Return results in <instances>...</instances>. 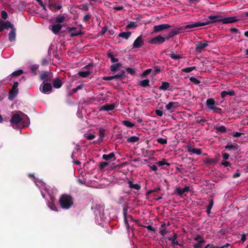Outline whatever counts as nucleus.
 <instances>
[{"label":"nucleus","instance_id":"1","mask_svg":"<svg viewBox=\"0 0 248 248\" xmlns=\"http://www.w3.org/2000/svg\"><path fill=\"white\" fill-rule=\"evenodd\" d=\"M209 20H205L204 21H199L194 24L187 25L185 27H181L180 29H189L193 28L199 27L210 24L213 22H221L222 18L220 16H210L209 17Z\"/></svg>","mask_w":248,"mask_h":248},{"label":"nucleus","instance_id":"2","mask_svg":"<svg viewBox=\"0 0 248 248\" xmlns=\"http://www.w3.org/2000/svg\"><path fill=\"white\" fill-rule=\"evenodd\" d=\"M74 199L69 194H62L59 198V203L61 207L65 210L69 209L74 205Z\"/></svg>","mask_w":248,"mask_h":248},{"label":"nucleus","instance_id":"3","mask_svg":"<svg viewBox=\"0 0 248 248\" xmlns=\"http://www.w3.org/2000/svg\"><path fill=\"white\" fill-rule=\"evenodd\" d=\"M19 112L21 114V116L18 113L13 115L10 120V122L12 124V125H17L21 121H23L24 123H28L29 122V119L25 114L21 111Z\"/></svg>","mask_w":248,"mask_h":248},{"label":"nucleus","instance_id":"4","mask_svg":"<svg viewBox=\"0 0 248 248\" xmlns=\"http://www.w3.org/2000/svg\"><path fill=\"white\" fill-rule=\"evenodd\" d=\"M195 50L198 52H201L202 50L208 46V43L207 41L203 40L198 42L196 45Z\"/></svg>","mask_w":248,"mask_h":248},{"label":"nucleus","instance_id":"5","mask_svg":"<svg viewBox=\"0 0 248 248\" xmlns=\"http://www.w3.org/2000/svg\"><path fill=\"white\" fill-rule=\"evenodd\" d=\"M144 45V40L142 35L139 36L134 42L132 47L133 48H139Z\"/></svg>","mask_w":248,"mask_h":248},{"label":"nucleus","instance_id":"6","mask_svg":"<svg viewBox=\"0 0 248 248\" xmlns=\"http://www.w3.org/2000/svg\"><path fill=\"white\" fill-rule=\"evenodd\" d=\"M170 26L168 24H163L155 26L153 28V32H158L170 28Z\"/></svg>","mask_w":248,"mask_h":248},{"label":"nucleus","instance_id":"7","mask_svg":"<svg viewBox=\"0 0 248 248\" xmlns=\"http://www.w3.org/2000/svg\"><path fill=\"white\" fill-rule=\"evenodd\" d=\"M90 66V65L86 66L83 70L78 72V75L83 78H86L90 75L93 70L89 69Z\"/></svg>","mask_w":248,"mask_h":248},{"label":"nucleus","instance_id":"8","mask_svg":"<svg viewBox=\"0 0 248 248\" xmlns=\"http://www.w3.org/2000/svg\"><path fill=\"white\" fill-rule=\"evenodd\" d=\"M179 104L178 102H169L166 106V109L172 112L175 110V109L179 106Z\"/></svg>","mask_w":248,"mask_h":248},{"label":"nucleus","instance_id":"9","mask_svg":"<svg viewBox=\"0 0 248 248\" xmlns=\"http://www.w3.org/2000/svg\"><path fill=\"white\" fill-rule=\"evenodd\" d=\"M239 20L237 16H230L222 18L221 22L223 24H230L235 22Z\"/></svg>","mask_w":248,"mask_h":248},{"label":"nucleus","instance_id":"10","mask_svg":"<svg viewBox=\"0 0 248 248\" xmlns=\"http://www.w3.org/2000/svg\"><path fill=\"white\" fill-rule=\"evenodd\" d=\"M166 38L160 35H158L151 40L150 43L153 44H158L164 43Z\"/></svg>","mask_w":248,"mask_h":248},{"label":"nucleus","instance_id":"11","mask_svg":"<svg viewBox=\"0 0 248 248\" xmlns=\"http://www.w3.org/2000/svg\"><path fill=\"white\" fill-rule=\"evenodd\" d=\"M115 105L114 104H106L102 106L99 108V111H109L114 109L115 108Z\"/></svg>","mask_w":248,"mask_h":248},{"label":"nucleus","instance_id":"12","mask_svg":"<svg viewBox=\"0 0 248 248\" xmlns=\"http://www.w3.org/2000/svg\"><path fill=\"white\" fill-rule=\"evenodd\" d=\"M104 94H100L99 95H98L95 97H93L92 98L93 100L92 102L94 104H101L103 103L104 101L106 100L105 97H103Z\"/></svg>","mask_w":248,"mask_h":248},{"label":"nucleus","instance_id":"13","mask_svg":"<svg viewBox=\"0 0 248 248\" xmlns=\"http://www.w3.org/2000/svg\"><path fill=\"white\" fill-rule=\"evenodd\" d=\"M62 27V26L61 24H53L49 26V29L51 30L54 33L57 34L61 30Z\"/></svg>","mask_w":248,"mask_h":248},{"label":"nucleus","instance_id":"14","mask_svg":"<svg viewBox=\"0 0 248 248\" xmlns=\"http://www.w3.org/2000/svg\"><path fill=\"white\" fill-rule=\"evenodd\" d=\"M189 190H190L189 186H186L185 187H184L183 189H181L180 187H177L175 188V192L177 195H178L179 196H181L184 193L188 192Z\"/></svg>","mask_w":248,"mask_h":248},{"label":"nucleus","instance_id":"15","mask_svg":"<svg viewBox=\"0 0 248 248\" xmlns=\"http://www.w3.org/2000/svg\"><path fill=\"white\" fill-rule=\"evenodd\" d=\"M186 149L188 152H191L196 155H200L202 153V150L201 149L193 148L191 145H187L186 146Z\"/></svg>","mask_w":248,"mask_h":248},{"label":"nucleus","instance_id":"16","mask_svg":"<svg viewBox=\"0 0 248 248\" xmlns=\"http://www.w3.org/2000/svg\"><path fill=\"white\" fill-rule=\"evenodd\" d=\"M41 91L47 92L51 91L52 89L51 85L47 83H43L40 87Z\"/></svg>","mask_w":248,"mask_h":248},{"label":"nucleus","instance_id":"17","mask_svg":"<svg viewBox=\"0 0 248 248\" xmlns=\"http://www.w3.org/2000/svg\"><path fill=\"white\" fill-rule=\"evenodd\" d=\"M70 36L74 37L81 34L80 30H77L74 28H70L68 29Z\"/></svg>","mask_w":248,"mask_h":248},{"label":"nucleus","instance_id":"18","mask_svg":"<svg viewBox=\"0 0 248 248\" xmlns=\"http://www.w3.org/2000/svg\"><path fill=\"white\" fill-rule=\"evenodd\" d=\"M102 158L106 161L114 160L115 159V154L113 152H111L108 155L104 154L103 155Z\"/></svg>","mask_w":248,"mask_h":248},{"label":"nucleus","instance_id":"19","mask_svg":"<svg viewBox=\"0 0 248 248\" xmlns=\"http://www.w3.org/2000/svg\"><path fill=\"white\" fill-rule=\"evenodd\" d=\"M62 81L60 78H58L54 79L53 85L54 88L57 89L60 88L62 86Z\"/></svg>","mask_w":248,"mask_h":248},{"label":"nucleus","instance_id":"20","mask_svg":"<svg viewBox=\"0 0 248 248\" xmlns=\"http://www.w3.org/2000/svg\"><path fill=\"white\" fill-rule=\"evenodd\" d=\"M127 183L129 185V187L131 189H135L136 190H139L141 188V186L139 184H133L131 180H128Z\"/></svg>","mask_w":248,"mask_h":248},{"label":"nucleus","instance_id":"21","mask_svg":"<svg viewBox=\"0 0 248 248\" xmlns=\"http://www.w3.org/2000/svg\"><path fill=\"white\" fill-rule=\"evenodd\" d=\"M206 106L209 109L214 107L215 104V101L214 98H210L206 100Z\"/></svg>","mask_w":248,"mask_h":248},{"label":"nucleus","instance_id":"22","mask_svg":"<svg viewBox=\"0 0 248 248\" xmlns=\"http://www.w3.org/2000/svg\"><path fill=\"white\" fill-rule=\"evenodd\" d=\"M49 7H50V9L52 10H53L54 11L56 12V11L60 10L62 8V6L60 4L54 3V4H50Z\"/></svg>","mask_w":248,"mask_h":248},{"label":"nucleus","instance_id":"23","mask_svg":"<svg viewBox=\"0 0 248 248\" xmlns=\"http://www.w3.org/2000/svg\"><path fill=\"white\" fill-rule=\"evenodd\" d=\"M106 130L103 128H100L99 129V135L100 136L99 139H98V142H101L103 141V138L105 136Z\"/></svg>","mask_w":248,"mask_h":248},{"label":"nucleus","instance_id":"24","mask_svg":"<svg viewBox=\"0 0 248 248\" xmlns=\"http://www.w3.org/2000/svg\"><path fill=\"white\" fill-rule=\"evenodd\" d=\"M225 148L228 150H237L239 148V146L236 143L233 144H228L225 146Z\"/></svg>","mask_w":248,"mask_h":248},{"label":"nucleus","instance_id":"25","mask_svg":"<svg viewBox=\"0 0 248 248\" xmlns=\"http://www.w3.org/2000/svg\"><path fill=\"white\" fill-rule=\"evenodd\" d=\"M177 237V234L176 233H174L173 234V235L172 236V237H169L168 240L169 241H171L172 242V244L173 245L181 246V245L178 243V242L176 241Z\"/></svg>","mask_w":248,"mask_h":248},{"label":"nucleus","instance_id":"26","mask_svg":"<svg viewBox=\"0 0 248 248\" xmlns=\"http://www.w3.org/2000/svg\"><path fill=\"white\" fill-rule=\"evenodd\" d=\"M9 39L11 42L15 40L16 39V29H13L9 34Z\"/></svg>","mask_w":248,"mask_h":248},{"label":"nucleus","instance_id":"27","mask_svg":"<svg viewBox=\"0 0 248 248\" xmlns=\"http://www.w3.org/2000/svg\"><path fill=\"white\" fill-rule=\"evenodd\" d=\"M123 73L121 74H117V75H115L113 76L105 77H104L103 78V79L106 80H110L111 79H115V78H119L123 75Z\"/></svg>","mask_w":248,"mask_h":248},{"label":"nucleus","instance_id":"28","mask_svg":"<svg viewBox=\"0 0 248 248\" xmlns=\"http://www.w3.org/2000/svg\"><path fill=\"white\" fill-rule=\"evenodd\" d=\"M122 65L120 63H117L116 64H114L112 65L110 67V69L112 72H115L117 71L120 67H121Z\"/></svg>","mask_w":248,"mask_h":248},{"label":"nucleus","instance_id":"29","mask_svg":"<svg viewBox=\"0 0 248 248\" xmlns=\"http://www.w3.org/2000/svg\"><path fill=\"white\" fill-rule=\"evenodd\" d=\"M214 204V200L213 199H211L209 200V203L207 207L206 213L208 215L210 214L211 213V210Z\"/></svg>","mask_w":248,"mask_h":248},{"label":"nucleus","instance_id":"30","mask_svg":"<svg viewBox=\"0 0 248 248\" xmlns=\"http://www.w3.org/2000/svg\"><path fill=\"white\" fill-rule=\"evenodd\" d=\"M131 33L130 32H123L119 34V37H121L125 39H128L130 36Z\"/></svg>","mask_w":248,"mask_h":248},{"label":"nucleus","instance_id":"31","mask_svg":"<svg viewBox=\"0 0 248 248\" xmlns=\"http://www.w3.org/2000/svg\"><path fill=\"white\" fill-rule=\"evenodd\" d=\"M217 130V133H225L226 132L227 128L225 126L221 125L218 127H215Z\"/></svg>","mask_w":248,"mask_h":248},{"label":"nucleus","instance_id":"32","mask_svg":"<svg viewBox=\"0 0 248 248\" xmlns=\"http://www.w3.org/2000/svg\"><path fill=\"white\" fill-rule=\"evenodd\" d=\"M170 87V84L168 82H162L161 85L159 87V89L163 91L168 89Z\"/></svg>","mask_w":248,"mask_h":248},{"label":"nucleus","instance_id":"33","mask_svg":"<svg viewBox=\"0 0 248 248\" xmlns=\"http://www.w3.org/2000/svg\"><path fill=\"white\" fill-rule=\"evenodd\" d=\"M140 140L138 137L132 136L128 138L127 140L128 142H138Z\"/></svg>","mask_w":248,"mask_h":248},{"label":"nucleus","instance_id":"34","mask_svg":"<svg viewBox=\"0 0 248 248\" xmlns=\"http://www.w3.org/2000/svg\"><path fill=\"white\" fill-rule=\"evenodd\" d=\"M156 164L158 165V166L159 167H161V166H162L164 165H167V166H170V163H168L167 162V160L166 159H163L161 161H159L158 162H157L156 163Z\"/></svg>","mask_w":248,"mask_h":248},{"label":"nucleus","instance_id":"35","mask_svg":"<svg viewBox=\"0 0 248 248\" xmlns=\"http://www.w3.org/2000/svg\"><path fill=\"white\" fill-rule=\"evenodd\" d=\"M196 119L197 123L201 124L202 126L204 125V123L207 122L206 119L203 118H201L200 117H197L196 118Z\"/></svg>","mask_w":248,"mask_h":248},{"label":"nucleus","instance_id":"36","mask_svg":"<svg viewBox=\"0 0 248 248\" xmlns=\"http://www.w3.org/2000/svg\"><path fill=\"white\" fill-rule=\"evenodd\" d=\"M17 86L18 83L15 82L12 89L9 91V93H17L18 92Z\"/></svg>","mask_w":248,"mask_h":248},{"label":"nucleus","instance_id":"37","mask_svg":"<svg viewBox=\"0 0 248 248\" xmlns=\"http://www.w3.org/2000/svg\"><path fill=\"white\" fill-rule=\"evenodd\" d=\"M122 124L129 128H132L135 125L134 124L127 120L122 121Z\"/></svg>","mask_w":248,"mask_h":248},{"label":"nucleus","instance_id":"38","mask_svg":"<svg viewBox=\"0 0 248 248\" xmlns=\"http://www.w3.org/2000/svg\"><path fill=\"white\" fill-rule=\"evenodd\" d=\"M149 79H144L140 81L139 85L142 87H146L149 86Z\"/></svg>","mask_w":248,"mask_h":248},{"label":"nucleus","instance_id":"39","mask_svg":"<svg viewBox=\"0 0 248 248\" xmlns=\"http://www.w3.org/2000/svg\"><path fill=\"white\" fill-rule=\"evenodd\" d=\"M84 137L88 140H92L95 138V135L91 133L84 134Z\"/></svg>","mask_w":248,"mask_h":248},{"label":"nucleus","instance_id":"40","mask_svg":"<svg viewBox=\"0 0 248 248\" xmlns=\"http://www.w3.org/2000/svg\"><path fill=\"white\" fill-rule=\"evenodd\" d=\"M3 23H4V28H5V29L11 28L12 30L13 29H14L13 28V25L11 24V23L10 21H3Z\"/></svg>","mask_w":248,"mask_h":248},{"label":"nucleus","instance_id":"41","mask_svg":"<svg viewBox=\"0 0 248 248\" xmlns=\"http://www.w3.org/2000/svg\"><path fill=\"white\" fill-rule=\"evenodd\" d=\"M179 31H175V30L171 31L168 34V36L167 37L166 39L168 40V39H170V38L173 37L175 35L178 34L179 33Z\"/></svg>","mask_w":248,"mask_h":248},{"label":"nucleus","instance_id":"42","mask_svg":"<svg viewBox=\"0 0 248 248\" xmlns=\"http://www.w3.org/2000/svg\"><path fill=\"white\" fill-rule=\"evenodd\" d=\"M160 190H161V188L159 186L155 189L149 190L147 192L146 196H148L150 194L153 193L154 192H158L159 191H160Z\"/></svg>","mask_w":248,"mask_h":248},{"label":"nucleus","instance_id":"43","mask_svg":"<svg viewBox=\"0 0 248 248\" xmlns=\"http://www.w3.org/2000/svg\"><path fill=\"white\" fill-rule=\"evenodd\" d=\"M206 163H208L209 164H214L217 163V160L216 159H212V158H207L205 162Z\"/></svg>","mask_w":248,"mask_h":248},{"label":"nucleus","instance_id":"44","mask_svg":"<svg viewBox=\"0 0 248 248\" xmlns=\"http://www.w3.org/2000/svg\"><path fill=\"white\" fill-rule=\"evenodd\" d=\"M205 242V240H202L201 242L196 243L194 245V248H202V244Z\"/></svg>","mask_w":248,"mask_h":248},{"label":"nucleus","instance_id":"45","mask_svg":"<svg viewBox=\"0 0 248 248\" xmlns=\"http://www.w3.org/2000/svg\"><path fill=\"white\" fill-rule=\"evenodd\" d=\"M65 17L64 16H59L56 18V21L58 23H62L64 21Z\"/></svg>","mask_w":248,"mask_h":248},{"label":"nucleus","instance_id":"46","mask_svg":"<svg viewBox=\"0 0 248 248\" xmlns=\"http://www.w3.org/2000/svg\"><path fill=\"white\" fill-rule=\"evenodd\" d=\"M195 67H189L183 69L182 71L186 73H189L195 69Z\"/></svg>","mask_w":248,"mask_h":248},{"label":"nucleus","instance_id":"47","mask_svg":"<svg viewBox=\"0 0 248 248\" xmlns=\"http://www.w3.org/2000/svg\"><path fill=\"white\" fill-rule=\"evenodd\" d=\"M108 165V163L106 162H101L99 164V168L100 170H102Z\"/></svg>","mask_w":248,"mask_h":248},{"label":"nucleus","instance_id":"48","mask_svg":"<svg viewBox=\"0 0 248 248\" xmlns=\"http://www.w3.org/2000/svg\"><path fill=\"white\" fill-rule=\"evenodd\" d=\"M157 142L161 144H165L167 143V140L166 139L159 138L157 139Z\"/></svg>","mask_w":248,"mask_h":248},{"label":"nucleus","instance_id":"49","mask_svg":"<svg viewBox=\"0 0 248 248\" xmlns=\"http://www.w3.org/2000/svg\"><path fill=\"white\" fill-rule=\"evenodd\" d=\"M126 214H127V210L124 209V223L126 225L127 227H129V224L128 223V220L127 219L126 217Z\"/></svg>","mask_w":248,"mask_h":248},{"label":"nucleus","instance_id":"50","mask_svg":"<svg viewBox=\"0 0 248 248\" xmlns=\"http://www.w3.org/2000/svg\"><path fill=\"white\" fill-rule=\"evenodd\" d=\"M140 226H141L143 228H147L148 230L155 232L156 231L155 229L152 226L148 225V226H143L142 225H140Z\"/></svg>","mask_w":248,"mask_h":248},{"label":"nucleus","instance_id":"51","mask_svg":"<svg viewBox=\"0 0 248 248\" xmlns=\"http://www.w3.org/2000/svg\"><path fill=\"white\" fill-rule=\"evenodd\" d=\"M194 240L197 242H201L202 240H205L203 238L200 234H197L194 238Z\"/></svg>","mask_w":248,"mask_h":248},{"label":"nucleus","instance_id":"52","mask_svg":"<svg viewBox=\"0 0 248 248\" xmlns=\"http://www.w3.org/2000/svg\"><path fill=\"white\" fill-rule=\"evenodd\" d=\"M126 71L131 75H134L136 73L135 69L131 68H127Z\"/></svg>","mask_w":248,"mask_h":248},{"label":"nucleus","instance_id":"53","mask_svg":"<svg viewBox=\"0 0 248 248\" xmlns=\"http://www.w3.org/2000/svg\"><path fill=\"white\" fill-rule=\"evenodd\" d=\"M137 25L136 22H130L129 24H128L126 26V27L127 28L130 29V28H135V27H137Z\"/></svg>","mask_w":248,"mask_h":248},{"label":"nucleus","instance_id":"54","mask_svg":"<svg viewBox=\"0 0 248 248\" xmlns=\"http://www.w3.org/2000/svg\"><path fill=\"white\" fill-rule=\"evenodd\" d=\"M23 73V71L22 70H18L17 71H16L12 73L13 76H18L20 75Z\"/></svg>","mask_w":248,"mask_h":248},{"label":"nucleus","instance_id":"55","mask_svg":"<svg viewBox=\"0 0 248 248\" xmlns=\"http://www.w3.org/2000/svg\"><path fill=\"white\" fill-rule=\"evenodd\" d=\"M151 71H152L151 69H148L146 70L142 73V76L143 77H146V76L149 75L151 73Z\"/></svg>","mask_w":248,"mask_h":248},{"label":"nucleus","instance_id":"56","mask_svg":"<svg viewBox=\"0 0 248 248\" xmlns=\"http://www.w3.org/2000/svg\"><path fill=\"white\" fill-rule=\"evenodd\" d=\"M170 56L173 59L175 60L181 58V57L179 55L175 54L174 53H171L170 55Z\"/></svg>","mask_w":248,"mask_h":248},{"label":"nucleus","instance_id":"57","mask_svg":"<svg viewBox=\"0 0 248 248\" xmlns=\"http://www.w3.org/2000/svg\"><path fill=\"white\" fill-rule=\"evenodd\" d=\"M210 109L214 111V112H217V113H218L219 112V111L221 110V108H218L217 107H215V106L213 107H212Z\"/></svg>","mask_w":248,"mask_h":248},{"label":"nucleus","instance_id":"58","mask_svg":"<svg viewBox=\"0 0 248 248\" xmlns=\"http://www.w3.org/2000/svg\"><path fill=\"white\" fill-rule=\"evenodd\" d=\"M38 65H31L30 67L32 73H35L36 70L38 69Z\"/></svg>","mask_w":248,"mask_h":248},{"label":"nucleus","instance_id":"59","mask_svg":"<svg viewBox=\"0 0 248 248\" xmlns=\"http://www.w3.org/2000/svg\"><path fill=\"white\" fill-rule=\"evenodd\" d=\"M167 233V232L166 231V229H161L160 228V234L162 236H165Z\"/></svg>","mask_w":248,"mask_h":248},{"label":"nucleus","instance_id":"60","mask_svg":"<svg viewBox=\"0 0 248 248\" xmlns=\"http://www.w3.org/2000/svg\"><path fill=\"white\" fill-rule=\"evenodd\" d=\"M108 57L111 58V62H116L118 61V59L114 58L113 55L111 54H108Z\"/></svg>","mask_w":248,"mask_h":248},{"label":"nucleus","instance_id":"61","mask_svg":"<svg viewBox=\"0 0 248 248\" xmlns=\"http://www.w3.org/2000/svg\"><path fill=\"white\" fill-rule=\"evenodd\" d=\"M48 77V74L47 73H44L41 75V79L42 80H46Z\"/></svg>","mask_w":248,"mask_h":248},{"label":"nucleus","instance_id":"62","mask_svg":"<svg viewBox=\"0 0 248 248\" xmlns=\"http://www.w3.org/2000/svg\"><path fill=\"white\" fill-rule=\"evenodd\" d=\"M1 16L2 18L5 19L7 18L8 15L7 13L5 11H2L1 13Z\"/></svg>","mask_w":248,"mask_h":248},{"label":"nucleus","instance_id":"63","mask_svg":"<svg viewBox=\"0 0 248 248\" xmlns=\"http://www.w3.org/2000/svg\"><path fill=\"white\" fill-rule=\"evenodd\" d=\"M221 165L222 166H224V167H227L230 166L231 164L228 161H222L221 163Z\"/></svg>","mask_w":248,"mask_h":248},{"label":"nucleus","instance_id":"64","mask_svg":"<svg viewBox=\"0 0 248 248\" xmlns=\"http://www.w3.org/2000/svg\"><path fill=\"white\" fill-rule=\"evenodd\" d=\"M222 155L223 158L225 160L228 159L230 156V155L228 154L223 152L222 153Z\"/></svg>","mask_w":248,"mask_h":248}]
</instances>
